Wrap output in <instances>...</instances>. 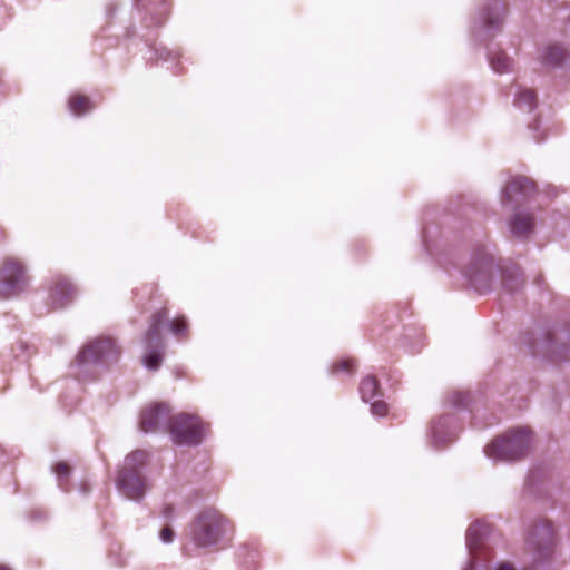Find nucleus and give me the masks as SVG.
<instances>
[{"instance_id": "1", "label": "nucleus", "mask_w": 570, "mask_h": 570, "mask_svg": "<svg viewBox=\"0 0 570 570\" xmlns=\"http://www.w3.org/2000/svg\"><path fill=\"white\" fill-rule=\"evenodd\" d=\"M165 323L176 336H181L187 330V323L184 318L169 321L166 308L151 316L149 327L144 337L145 353L142 356L145 367L150 371L158 370L164 360L165 342L161 337V327Z\"/></svg>"}, {"instance_id": "2", "label": "nucleus", "mask_w": 570, "mask_h": 570, "mask_svg": "<svg viewBox=\"0 0 570 570\" xmlns=\"http://www.w3.org/2000/svg\"><path fill=\"white\" fill-rule=\"evenodd\" d=\"M147 458V452L136 450L125 458L122 465L119 468L116 487L126 499L139 502L149 490L147 478L142 472Z\"/></svg>"}, {"instance_id": "3", "label": "nucleus", "mask_w": 570, "mask_h": 570, "mask_svg": "<svg viewBox=\"0 0 570 570\" xmlns=\"http://www.w3.org/2000/svg\"><path fill=\"white\" fill-rule=\"evenodd\" d=\"M228 531V520L219 511L208 508L190 522L187 537L195 547L205 549L218 544Z\"/></svg>"}, {"instance_id": "4", "label": "nucleus", "mask_w": 570, "mask_h": 570, "mask_svg": "<svg viewBox=\"0 0 570 570\" xmlns=\"http://www.w3.org/2000/svg\"><path fill=\"white\" fill-rule=\"evenodd\" d=\"M530 442V431L525 428H517L493 440L484 448V453L493 461H515L527 454Z\"/></svg>"}, {"instance_id": "5", "label": "nucleus", "mask_w": 570, "mask_h": 570, "mask_svg": "<svg viewBox=\"0 0 570 570\" xmlns=\"http://www.w3.org/2000/svg\"><path fill=\"white\" fill-rule=\"evenodd\" d=\"M120 350L110 337L87 343L76 357L78 374L85 375L97 367H107L118 361Z\"/></svg>"}, {"instance_id": "6", "label": "nucleus", "mask_w": 570, "mask_h": 570, "mask_svg": "<svg viewBox=\"0 0 570 570\" xmlns=\"http://www.w3.org/2000/svg\"><path fill=\"white\" fill-rule=\"evenodd\" d=\"M493 271V255L487 246H476L473 249L472 258L464 271V276L470 285L480 294L490 288Z\"/></svg>"}, {"instance_id": "7", "label": "nucleus", "mask_w": 570, "mask_h": 570, "mask_svg": "<svg viewBox=\"0 0 570 570\" xmlns=\"http://www.w3.org/2000/svg\"><path fill=\"white\" fill-rule=\"evenodd\" d=\"M504 11V4L500 0H488L473 23L474 39L485 42L497 36L501 31Z\"/></svg>"}, {"instance_id": "8", "label": "nucleus", "mask_w": 570, "mask_h": 570, "mask_svg": "<svg viewBox=\"0 0 570 570\" xmlns=\"http://www.w3.org/2000/svg\"><path fill=\"white\" fill-rule=\"evenodd\" d=\"M167 431L178 445H198L203 441L204 428L197 416L180 413L169 417Z\"/></svg>"}, {"instance_id": "9", "label": "nucleus", "mask_w": 570, "mask_h": 570, "mask_svg": "<svg viewBox=\"0 0 570 570\" xmlns=\"http://www.w3.org/2000/svg\"><path fill=\"white\" fill-rule=\"evenodd\" d=\"M527 542L533 552L534 567L539 568L541 563L547 562L553 554L554 530L551 522L547 520L537 522Z\"/></svg>"}, {"instance_id": "10", "label": "nucleus", "mask_w": 570, "mask_h": 570, "mask_svg": "<svg viewBox=\"0 0 570 570\" xmlns=\"http://www.w3.org/2000/svg\"><path fill=\"white\" fill-rule=\"evenodd\" d=\"M28 278L22 265L13 259L6 261L0 271V296L8 298L18 295L27 286Z\"/></svg>"}, {"instance_id": "11", "label": "nucleus", "mask_w": 570, "mask_h": 570, "mask_svg": "<svg viewBox=\"0 0 570 570\" xmlns=\"http://www.w3.org/2000/svg\"><path fill=\"white\" fill-rule=\"evenodd\" d=\"M535 190V185L527 177H515L505 186L501 203L503 206L524 203Z\"/></svg>"}, {"instance_id": "12", "label": "nucleus", "mask_w": 570, "mask_h": 570, "mask_svg": "<svg viewBox=\"0 0 570 570\" xmlns=\"http://www.w3.org/2000/svg\"><path fill=\"white\" fill-rule=\"evenodd\" d=\"M169 412L163 403L145 409L140 415V430L145 433L167 431Z\"/></svg>"}, {"instance_id": "13", "label": "nucleus", "mask_w": 570, "mask_h": 570, "mask_svg": "<svg viewBox=\"0 0 570 570\" xmlns=\"http://www.w3.org/2000/svg\"><path fill=\"white\" fill-rule=\"evenodd\" d=\"M488 532H489L488 524L482 523L480 521L472 523L468 528L466 535H465V542H466V548L471 556H474L476 553L478 549L483 543L484 535ZM464 570H476L474 557H471V559Z\"/></svg>"}, {"instance_id": "14", "label": "nucleus", "mask_w": 570, "mask_h": 570, "mask_svg": "<svg viewBox=\"0 0 570 570\" xmlns=\"http://www.w3.org/2000/svg\"><path fill=\"white\" fill-rule=\"evenodd\" d=\"M511 235L518 239H527L534 229V217L532 214L517 210L508 220Z\"/></svg>"}, {"instance_id": "15", "label": "nucleus", "mask_w": 570, "mask_h": 570, "mask_svg": "<svg viewBox=\"0 0 570 570\" xmlns=\"http://www.w3.org/2000/svg\"><path fill=\"white\" fill-rule=\"evenodd\" d=\"M431 430L433 442L438 448L452 442L456 436L452 415L440 416L432 423Z\"/></svg>"}, {"instance_id": "16", "label": "nucleus", "mask_w": 570, "mask_h": 570, "mask_svg": "<svg viewBox=\"0 0 570 570\" xmlns=\"http://www.w3.org/2000/svg\"><path fill=\"white\" fill-rule=\"evenodd\" d=\"M75 293L73 286L67 279H58L49 294L51 308L59 309L66 307L75 298Z\"/></svg>"}, {"instance_id": "17", "label": "nucleus", "mask_w": 570, "mask_h": 570, "mask_svg": "<svg viewBox=\"0 0 570 570\" xmlns=\"http://www.w3.org/2000/svg\"><path fill=\"white\" fill-rule=\"evenodd\" d=\"M524 284L522 272L519 266L511 264L505 266L502 271V285L503 287L513 293L521 288Z\"/></svg>"}, {"instance_id": "18", "label": "nucleus", "mask_w": 570, "mask_h": 570, "mask_svg": "<svg viewBox=\"0 0 570 570\" xmlns=\"http://www.w3.org/2000/svg\"><path fill=\"white\" fill-rule=\"evenodd\" d=\"M513 105L521 111H531L537 106L534 91L527 88H518L514 92Z\"/></svg>"}, {"instance_id": "19", "label": "nucleus", "mask_w": 570, "mask_h": 570, "mask_svg": "<svg viewBox=\"0 0 570 570\" xmlns=\"http://www.w3.org/2000/svg\"><path fill=\"white\" fill-rule=\"evenodd\" d=\"M488 59L492 70L497 73L509 72L511 69V59L504 51H489Z\"/></svg>"}, {"instance_id": "20", "label": "nucleus", "mask_w": 570, "mask_h": 570, "mask_svg": "<svg viewBox=\"0 0 570 570\" xmlns=\"http://www.w3.org/2000/svg\"><path fill=\"white\" fill-rule=\"evenodd\" d=\"M360 394L364 402H370L381 395L379 382L375 376L367 375L360 384Z\"/></svg>"}, {"instance_id": "21", "label": "nucleus", "mask_w": 570, "mask_h": 570, "mask_svg": "<svg viewBox=\"0 0 570 570\" xmlns=\"http://www.w3.org/2000/svg\"><path fill=\"white\" fill-rule=\"evenodd\" d=\"M564 55L566 53H564V50L562 47L552 45V46H548L544 49L542 60H543V63L548 67H557L564 59Z\"/></svg>"}, {"instance_id": "22", "label": "nucleus", "mask_w": 570, "mask_h": 570, "mask_svg": "<svg viewBox=\"0 0 570 570\" xmlns=\"http://www.w3.org/2000/svg\"><path fill=\"white\" fill-rule=\"evenodd\" d=\"M68 106L69 110L76 116H80L92 108L90 99L81 95L70 97Z\"/></svg>"}, {"instance_id": "23", "label": "nucleus", "mask_w": 570, "mask_h": 570, "mask_svg": "<svg viewBox=\"0 0 570 570\" xmlns=\"http://www.w3.org/2000/svg\"><path fill=\"white\" fill-rule=\"evenodd\" d=\"M470 400V395L465 392L455 391L448 395L446 402L456 409L466 407Z\"/></svg>"}, {"instance_id": "24", "label": "nucleus", "mask_w": 570, "mask_h": 570, "mask_svg": "<svg viewBox=\"0 0 570 570\" xmlns=\"http://www.w3.org/2000/svg\"><path fill=\"white\" fill-rule=\"evenodd\" d=\"M55 473L58 479V485L61 489H65L63 481L68 479L70 473V468L67 463L60 462L55 466Z\"/></svg>"}, {"instance_id": "25", "label": "nucleus", "mask_w": 570, "mask_h": 570, "mask_svg": "<svg viewBox=\"0 0 570 570\" xmlns=\"http://www.w3.org/2000/svg\"><path fill=\"white\" fill-rule=\"evenodd\" d=\"M373 415L384 416L387 413V404L382 400H374L371 404Z\"/></svg>"}, {"instance_id": "26", "label": "nucleus", "mask_w": 570, "mask_h": 570, "mask_svg": "<svg viewBox=\"0 0 570 570\" xmlns=\"http://www.w3.org/2000/svg\"><path fill=\"white\" fill-rule=\"evenodd\" d=\"M174 531L169 528V527H166L164 528L161 531H160V540L164 542V543H170L173 542L174 540Z\"/></svg>"}, {"instance_id": "27", "label": "nucleus", "mask_w": 570, "mask_h": 570, "mask_svg": "<svg viewBox=\"0 0 570 570\" xmlns=\"http://www.w3.org/2000/svg\"><path fill=\"white\" fill-rule=\"evenodd\" d=\"M161 515L165 520L170 521L176 517L175 508L170 504L164 507Z\"/></svg>"}, {"instance_id": "28", "label": "nucleus", "mask_w": 570, "mask_h": 570, "mask_svg": "<svg viewBox=\"0 0 570 570\" xmlns=\"http://www.w3.org/2000/svg\"><path fill=\"white\" fill-rule=\"evenodd\" d=\"M350 367H351V362H350V361H342V362H340V363L335 364V365L333 366V370H332V371H333L334 373H335V372H338V371H346V372H347V371H350Z\"/></svg>"}, {"instance_id": "29", "label": "nucleus", "mask_w": 570, "mask_h": 570, "mask_svg": "<svg viewBox=\"0 0 570 570\" xmlns=\"http://www.w3.org/2000/svg\"><path fill=\"white\" fill-rule=\"evenodd\" d=\"M154 50H155V55L159 59L167 60L169 58V56L171 55V52L169 50H167L166 48H155Z\"/></svg>"}, {"instance_id": "30", "label": "nucleus", "mask_w": 570, "mask_h": 570, "mask_svg": "<svg viewBox=\"0 0 570 570\" xmlns=\"http://www.w3.org/2000/svg\"><path fill=\"white\" fill-rule=\"evenodd\" d=\"M155 4H160L165 7V0H153ZM138 8L145 11H150L149 4L144 3V0H138Z\"/></svg>"}, {"instance_id": "31", "label": "nucleus", "mask_w": 570, "mask_h": 570, "mask_svg": "<svg viewBox=\"0 0 570 570\" xmlns=\"http://www.w3.org/2000/svg\"><path fill=\"white\" fill-rule=\"evenodd\" d=\"M495 570H515V569L509 563H502Z\"/></svg>"}, {"instance_id": "32", "label": "nucleus", "mask_w": 570, "mask_h": 570, "mask_svg": "<svg viewBox=\"0 0 570 570\" xmlns=\"http://www.w3.org/2000/svg\"><path fill=\"white\" fill-rule=\"evenodd\" d=\"M529 128H530L531 130H538V129H539V122H538V121H535V122H533V124L529 125Z\"/></svg>"}, {"instance_id": "33", "label": "nucleus", "mask_w": 570, "mask_h": 570, "mask_svg": "<svg viewBox=\"0 0 570 570\" xmlns=\"http://www.w3.org/2000/svg\"><path fill=\"white\" fill-rule=\"evenodd\" d=\"M163 22H164L163 18H157V20H156V24L157 26H160Z\"/></svg>"}, {"instance_id": "34", "label": "nucleus", "mask_w": 570, "mask_h": 570, "mask_svg": "<svg viewBox=\"0 0 570 570\" xmlns=\"http://www.w3.org/2000/svg\"><path fill=\"white\" fill-rule=\"evenodd\" d=\"M0 570H11V569L8 568L7 566H0Z\"/></svg>"}, {"instance_id": "35", "label": "nucleus", "mask_w": 570, "mask_h": 570, "mask_svg": "<svg viewBox=\"0 0 570 570\" xmlns=\"http://www.w3.org/2000/svg\"><path fill=\"white\" fill-rule=\"evenodd\" d=\"M568 343H567V347L570 346V334H568Z\"/></svg>"}, {"instance_id": "36", "label": "nucleus", "mask_w": 570, "mask_h": 570, "mask_svg": "<svg viewBox=\"0 0 570 570\" xmlns=\"http://www.w3.org/2000/svg\"><path fill=\"white\" fill-rule=\"evenodd\" d=\"M552 342H553V338L549 337V344H552Z\"/></svg>"}]
</instances>
